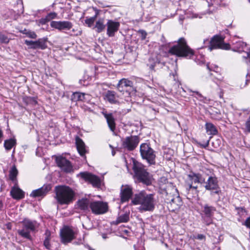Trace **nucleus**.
<instances>
[{"label": "nucleus", "mask_w": 250, "mask_h": 250, "mask_svg": "<svg viewBox=\"0 0 250 250\" xmlns=\"http://www.w3.org/2000/svg\"><path fill=\"white\" fill-rule=\"evenodd\" d=\"M131 203L134 205H139L138 208L141 212L152 211L155 208L156 200L154 194H148L143 190L134 194Z\"/></svg>", "instance_id": "f257e3e1"}, {"label": "nucleus", "mask_w": 250, "mask_h": 250, "mask_svg": "<svg viewBox=\"0 0 250 250\" xmlns=\"http://www.w3.org/2000/svg\"><path fill=\"white\" fill-rule=\"evenodd\" d=\"M55 199L61 205H68L74 200L75 192L68 186H58L55 188Z\"/></svg>", "instance_id": "f03ea898"}, {"label": "nucleus", "mask_w": 250, "mask_h": 250, "mask_svg": "<svg viewBox=\"0 0 250 250\" xmlns=\"http://www.w3.org/2000/svg\"><path fill=\"white\" fill-rule=\"evenodd\" d=\"M169 53L183 58H191L194 55V51L188 46L184 38H180L177 43L170 48Z\"/></svg>", "instance_id": "7ed1b4c3"}, {"label": "nucleus", "mask_w": 250, "mask_h": 250, "mask_svg": "<svg viewBox=\"0 0 250 250\" xmlns=\"http://www.w3.org/2000/svg\"><path fill=\"white\" fill-rule=\"evenodd\" d=\"M134 175V178L137 182L142 183L146 186L152 184V176L145 169V167L138 162H133L132 167Z\"/></svg>", "instance_id": "20e7f679"}, {"label": "nucleus", "mask_w": 250, "mask_h": 250, "mask_svg": "<svg viewBox=\"0 0 250 250\" xmlns=\"http://www.w3.org/2000/svg\"><path fill=\"white\" fill-rule=\"evenodd\" d=\"M22 228L18 231V234L24 238L31 239L30 233L35 232L39 227V223L35 220L25 218L21 222Z\"/></svg>", "instance_id": "39448f33"}, {"label": "nucleus", "mask_w": 250, "mask_h": 250, "mask_svg": "<svg viewBox=\"0 0 250 250\" xmlns=\"http://www.w3.org/2000/svg\"><path fill=\"white\" fill-rule=\"evenodd\" d=\"M140 151L143 159H145L150 165L155 163L156 155L155 151L147 143H143L140 145Z\"/></svg>", "instance_id": "423d86ee"}, {"label": "nucleus", "mask_w": 250, "mask_h": 250, "mask_svg": "<svg viewBox=\"0 0 250 250\" xmlns=\"http://www.w3.org/2000/svg\"><path fill=\"white\" fill-rule=\"evenodd\" d=\"M225 38L222 36H214L209 41V45L208 49L210 51L213 49H221L224 50H229L230 49V45L228 43L224 42Z\"/></svg>", "instance_id": "0eeeda50"}, {"label": "nucleus", "mask_w": 250, "mask_h": 250, "mask_svg": "<svg viewBox=\"0 0 250 250\" xmlns=\"http://www.w3.org/2000/svg\"><path fill=\"white\" fill-rule=\"evenodd\" d=\"M205 184L204 186L205 189L210 191V195L214 196V194H217L218 199H220V194L221 193V190L218 185L217 178L215 176H209L206 182H204Z\"/></svg>", "instance_id": "6e6552de"}, {"label": "nucleus", "mask_w": 250, "mask_h": 250, "mask_svg": "<svg viewBox=\"0 0 250 250\" xmlns=\"http://www.w3.org/2000/svg\"><path fill=\"white\" fill-rule=\"evenodd\" d=\"M216 210L215 207L207 204L202 206L201 217L204 223L207 226L212 224V218Z\"/></svg>", "instance_id": "1a4fd4ad"}, {"label": "nucleus", "mask_w": 250, "mask_h": 250, "mask_svg": "<svg viewBox=\"0 0 250 250\" xmlns=\"http://www.w3.org/2000/svg\"><path fill=\"white\" fill-rule=\"evenodd\" d=\"M140 142L138 136H130L122 140V145L124 148L131 151L134 150L138 145Z\"/></svg>", "instance_id": "9d476101"}, {"label": "nucleus", "mask_w": 250, "mask_h": 250, "mask_svg": "<svg viewBox=\"0 0 250 250\" xmlns=\"http://www.w3.org/2000/svg\"><path fill=\"white\" fill-rule=\"evenodd\" d=\"M90 208L92 212L95 214H102L107 211L108 205L106 203L103 201H92L90 205Z\"/></svg>", "instance_id": "9b49d317"}, {"label": "nucleus", "mask_w": 250, "mask_h": 250, "mask_svg": "<svg viewBox=\"0 0 250 250\" xmlns=\"http://www.w3.org/2000/svg\"><path fill=\"white\" fill-rule=\"evenodd\" d=\"M116 88L119 92L123 94L126 92L129 95V91L134 89L133 82L128 79L123 78L119 81Z\"/></svg>", "instance_id": "f8f14e48"}, {"label": "nucleus", "mask_w": 250, "mask_h": 250, "mask_svg": "<svg viewBox=\"0 0 250 250\" xmlns=\"http://www.w3.org/2000/svg\"><path fill=\"white\" fill-rule=\"evenodd\" d=\"M79 175L86 182L92 184L93 187L95 188L100 187L101 182L98 176L88 172H81Z\"/></svg>", "instance_id": "ddd939ff"}, {"label": "nucleus", "mask_w": 250, "mask_h": 250, "mask_svg": "<svg viewBox=\"0 0 250 250\" xmlns=\"http://www.w3.org/2000/svg\"><path fill=\"white\" fill-rule=\"evenodd\" d=\"M79 175L86 182L92 184L93 187L95 188L100 187L101 182L98 176L88 172H81Z\"/></svg>", "instance_id": "4468645a"}, {"label": "nucleus", "mask_w": 250, "mask_h": 250, "mask_svg": "<svg viewBox=\"0 0 250 250\" xmlns=\"http://www.w3.org/2000/svg\"><path fill=\"white\" fill-rule=\"evenodd\" d=\"M75 232L69 227L64 226L60 231L62 242L66 244L70 242L75 236Z\"/></svg>", "instance_id": "2eb2a0df"}, {"label": "nucleus", "mask_w": 250, "mask_h": 250, "mask_svg": "<svg viewBox=\"0 0 250 250\" xmlns=\"http://www.w3.org/2000/svg\"><path fill=\"white\" fill-rule=\"evenodd\" d=\"M133 188L129 185H122L120 189V198L122 203L128 202L133 196Z\"/></svg>", "instance_id": "dca6fc26"}, {"label": "nucleus", "mask_w": 250, "mask_h": 250, "mask_svg": "<svg viewBox=\"0 0 250 250\" xmlns=\"http://www.w3.org/2000/svg\"><path fill=\"white\" fill-rule=\"evenodd\" d=\"M106 34L109 37H113L119 30L120 23L112 20H107L106 23Z\"/></svg>", "instance_id": "f3484780"}, {"label": "nucleus", "mask_w": 250, "mask_h": 250, "mask_svg": "<svg viewBox=\"0 0 250 250\" xmlns=\"http://www.w3.org/2000/svg\"><path fill=\"white\" fill-rule=\"evenodd\" d=\"M50 26L59 31L69 30L72 28L73 24L69 21H52Z\"/></svg>", "instance_id": "a211bd4d"}, {"label": "nucleus", "mask_w": 250, "mask_h": 250, "mask_svg": "<svg viewBox=\"0 0 250 250\" xmlns=\"http://www.w3.org/2000/svg\"><path fill=\"white\" fill-rule=\"evenodd\" d=\"M56 162L58 166L65 172H70L72 168V166L70 161L64 157H56Z\"/></svg>", "instance_id": "6ab92c4d"}, {"label": "nucleus", "mask_w": 250, "mask_h": 250, "mask_svg": "<svg viewBox=\"0 0 250 250\" xmlns=\"http://www.w3.org/2000/svg\"><path fill=\"white\" fill-rule=\"evenodd\" d=\"M51 186L50 184L44 185L42 187L32 191L30 196L34 198L40 197L42 198L51 190Z\"/></svg>", "instance_id": "aec40b11"}, {"label": "nucleus", "mask_w": 250, "mask_h": 250, "mask_svg": "<svg viewBox=\"0 0 250 250\" xmlns=\"http://www.w3.org/2000/svg\"><path fill=\"white\" fill-rule=\"evenodd\" d=\"M104 99L110 104H118L120 103L119 95L115 91L107 90L104 94Z\"/></svg>", "instance_id": "412c9836"}, {"label": "nucleus", "mask_w": 250, "mask_h": 250, "mask_svg": "<svg viewBox=\"0 0 250 250\" xmlns=\"http://www.w3.org/2000/svg\"><path fill=\"white\" fill-rule=\"evenodd\" d=\"M247 47V44L241 41L237 40L236 38H233L232 40V50L235 52L239 53L245 52V49Z\"/></svg>", "instance_id": "4be33fe9"}, {"label": "nucleus", "mask_w": 250, "mask_h": 250, "mask_svg": "<svg viewBox=\"0 0 250 250\" xmlns=\"http://www.w3.org/2000/svg\"><path fill=\"white\" fill-rule=\"evenodd\" d=\"M102 114L106 119L108 126L110 130L112 132H114L116 129V123L115 119L113 113H108L106 111H103L102 112Z\"/></svg>", "instance_id": "5701e85b"}, {"label": "nucleus", "mask_w": 250, "mask_h": 250, "mask_svg": "<svg viewBox=\"0 0 250 250\" xmlns=\"http://www.w3.org/2000/svg\"><path fill=\"white\" fill-rule=\"evenodd\" d=\"M91 201L87 198H82L77 202L78 208L84 212L89 211Z\"/></svg>", "instance_id": "b1692460"}, {"label": "nucleus", "mask_w": 250, "mask_h": 250, "mask_svg": "<svg viewBox=\"0 0 250 250\" xmlns=\"http://www.w3.org/2000/svg\"><path fill=\"white\" fill-rule=\"evenodd\" d=\"M188 179L191 181L190 183H201L205 182V179L202 178V175L200 173H196L193 172H190L188 175Z\"/></svg>", "instance_id": "393cba45"}, {"label": "nucleus", "mask_w": 250, "mask_h": 250, "mask_svg": "<svg viewBox=\"0 0 250 250\" xmlns=\"http://www.w3.org/2000/svg\"><path fill=\"white\" fill-rule=\"evenodd\" d=\"M93 10L95 11V15L91 17H86L84 21L85 23L89 27H91L93 25L94 23L98 17L99 15L100 14V10L97 9L96 7H93Z\"/></svg>", "instance_id": "a878e982"}, {"label": "nucleus", "mask_w": 250, "mask_h": 250, "mask_svg": "<svg viewBox=\"0 0 250 250\" xmlns=\"http://www.w3.org/2000/svg\"><path fill=\"white\" fill-rule=\"evenodd\" d=\"M76 144L78 152L83 156L86 153L85 146L82 140L78 137L76 139Z\"/></svg>", "instance_id": "bb28decb"}, {"label": "nucleus", "mask_w": 250, "mask_h": 250, "mask_svg": "<svg viewBox=\"0 0 250 250\" xmlns=\"http://www.w3.org/2000/svg\"><path fill=\"white\" fill-rule=\"evenodd\" d=\"M12 197L16 199H20L24 197L23 192L19 188L13 187L10 191Z\"/></svg>", "instance_id": "cd10ccee"}, {"label": "nucleus", "mask_w": 250, "mask_h": 250, "mask_svg": "<svg viewBox=\"0 0 250 250\" xmlns=\"http://www.w3.org/2000/svg\"><path fill=\"white\" fill-rule=\"evenodd\" d=\"M106 24H104V18H100L96 21L93 27L97 33H101L104 31L105 28Z\"/></svg>", "instance_id": "c85d7f7f"}, {"label": "nucleus", "mask_w": 250, "mask_h": 250, "mask_svg": "<svg viewBox=\"0 0 250 250\" xmlns=\"http://www.w3.org/2000/svg\"><path fill=\"white\" fill-rule=\"evenodd\" d=\"M46 40L44 38H41L35 41L34 46L32 47L33 49H45L47 47L46 43Z\"/></svg>", "instance_id": "c756f323"}, {"label": "nucleus", "mask_w": 250, "mask_h": 250, "mask_svg": "<svg viewBox=\"0 0 250 250\" xmlns=\"http://www.w3.org/2000/svg\"><path fill=\"white\" fill-rule=\"evenodd\" d=\"M160 63V61L157 57H151L149 58L147 65L151 70L155 71V67Z\"/></svg>", "instance_id": "7c9ffc66"}, {"label": "nucleus", "mask_w": 250, "mask_h": 250, "mask_svg": "<svg viewBox=\"0 0 250 250\" xmlns=\"http://www.w3.org/2000/svg\"><path fill=\"white\" fill-rule=\"evenodd\" d=\"M167 200H169L168 203L171 206L173 205L175 209L178 208L182 204V200L179 195L173 196L171 199L167 198Z\"/></svg>", "instance_id": "2f4dec72"}, {"label": "nucleus", "mask_w": 250, "mask_h": 250, "mask_svg": "<svg viewBox=\"0 0 250 250\" xmlns=\"http://www.w3.org/2000/svg\"><path fill=\"white\" fill-rule=\"evenodd\" d=\"M206 132L208 135H215L218 133L216 126L211 123H206L205 125Z\"/></svg>", "instance_id": "473e14b6"}, {"label": "nucleus", "mask_w": 250, "mask_h": 250, "mask_svg": "<svg viewBox=\"0 0 250 250\" xmlns=\"http://www.w3.org/2000/svg\"><path fill=\"white\" fill-rule=\"evenodd\" d=\"M18 173V171L15 165H14L11 168L9 171V179L15 184V185L17 184V176Z\"/></svg>", "instance_id": "72a5a7b5"}, {"label": "nucleus", "mask_w": 250, "mask_h": 250, "mask_svg": "<svg viewBox=\"0 0 250 250\" xmlns=\"http://www.w3.org/2000/svg\"><path fill=\"white\" fill-rule=\"evenodd\" d=\"M16 145V140L14 138H11L4 141V146L7 150H10Z\"/></svg>", "instance_id": "f704fd0d"}, {"label": "nucleus", "mask_w": 250, "mask_h": 250, "mask_svg": "<svg viewBox=\"0 0 250 250\" xmlns=\"http://www.w3.org/2000/svg\"><path fill=\"white\" fill-rule=\"evenodd\" d=\"M45 237L43 242V245L45 247V248L47 250H50L51 248V245L50 244V240L51 239L50 235L51 233L50 231L48 230H46L45 233Z\"/></svg>", "instance_id": "c9c22d12"}, {"label": "nucleus", "mask_w": 250, "mask_h": 250, "mask_svg": "<svg viewBox=\"0 0 250 250\" xmlns=\"http://www.w3.org/2000/svg\"><path fill=\"white\" fill-rule=\"evenodd\" d=\"M85 95V94L84 93L78 92H74L71 96V100L74 102L83 101L84 99Z\"/></svg>", "instance_id": "e433bc0d"}, {"label": "nucleus", "mask_w": 250, "mask_h": 250, "mask_svg": "<svg viewBox=\"0 0 250 250\" xmlns=\"http://www.w3.org/2000/svg\"><path fill=\"white\" fill-rule=\"evenodd\" d=\"M129 219V213H124L119 216L116 220L115 224H118L121 223H125L128 222Z\"/></svg>", "instance_id": "4c0bfd02"}, {"label": "nucleus", "mask_w": 250, "mask_h": 250, "mask_svg": "<svg viewBox=\"0 0 250 250\" xmlns=\"http://www.w3.org/2000/svg\"><path fill=\"white\" fill-rule=\"evenodd\" d=\"M21 32L26 35L27 37L31 39H36L37 37V35L34 31L24 29V30L21 31Z\"/></svg>", "instance_id": "58836bf2"}, {"label": "nucleus", "mask_w": 250, "mask_h": 250, "mask_svg": "<svg viewBox=\"0 0 250 250\" xmlns=\"http://www.w3.org/2000/svg\"><path fill=\"white\" fill-rule=\"evenodd\" d=\"M9 40V38L5 34L2 32H0V42L1 43H8Z\"/></svg>", "instance_id": "ea45409f"}, {"label": "nucleus", "mask_w": 250, "mask_h": 250, "mask_svg": "<svg viewBox=\"0 0 250 250\" xmlns=\"http://www.w3.org/2000/svg\"><path fill=\"white\" fill-rule=\"evenodd\" d=\"M57 15V14L55 12L49 13L45 17V20L49 21L50 20L56 18Z\"/></svg>", "instance_id": "a19ab883"}, {"label": "nucleus", "mask_w": 250, "mask_h": 250, "mask_svg": "<svg viewBox=\"0 0 250 250\" xmlns=\"http://www.w3.org/2000/svg\"><path fill=\"white\" fill-rule=\"evenodd\" d=\"M221 144V141L220 139H216L212 142V146L215 148H219Z\"/></svg>", "instance_id": "79ce46f5"}, {"label": "nucleus", "mask_w": 250, "mask_h": 250, "mask_svg": "<svg viewBox=\"0 0 250 250\" xmlns=\"http://www.w3.org/2000/svg\"><path fill=\"white\" fill-rule=\"evenodd\" d=\"M192 238L193 239H198L199 240L205 241L206 239V237L204 234H198L196 235H193Z\"/></svg>", "instance_id": "37998d69"}, {"label": "nucleus", "mask_w": 250, "mask_h": 250, "mask_svg": "<svg viewBox=\"0 0 250 250\" xmlns=\"http://www.w3.org/2000/svg\"><path fill=\"white\" fill-rule=\"evenodd\" d=\"M210 114L212 116V117L215 119H219L221 118V113L219 111H212V112L210 113Z\"/></svg>", "instance_id": "c03bdc74"}, {"label": "nucleus", "mask_w": 250, "mask_h": 250, "mask_svg": "<svg viewBox=\"0 0 250 250\" xmlns=\"http://www.w3.org/2000/svg\"><path fill=\"white\" fill-rule=\"evenodd\" d=\"M245 129L247 132L250 133V116L245 123Z\"/></svg>", "instance_id": "a18cd8bd"}, {"label": "nucleus", "mask_w": 250, "mask_h": 250, "mask_svg": "<svg viewBox=\"0 0 250 250\" xmlns=\"http://www.w3.org/2000/svg\"><path fill=\"white\" fill-rule=\"evenodd\" d=\"M208 3V6L209 7L213 6L214 5H217L218 3V0H206Z\"/></svg>", "instance_id": "49530a36"}, {"label": "nucleus", "mask_w": 250, "mask_h": 250, "mask_svg": "<svg viewBox=\"0 0 250 250\" xmlns=\"http://www.w3.org/2000/svg\"><path fill=\"white\" fill-rule=\"evenodd\" d=\"M139 33L141 34V38L142 40H144L146 38V36L147 35L146 32L143 30H140L139 31Z\"/></svg>", "instance_id": "de8ad7c7"}, {"label": "nucleus", "mask_w": 250, "mask_h": 250, "mask_svg": "<svg viewBox=\"0 0 250 250\" xmlns=\"http://www.w3.org/2000/svg\"><path fill=\"white\" fill-rule=\"evenodd\" d=\"M25 43L30 47V48L32 49V47L34 46L35 41L25 40Z\"/></svg>", "instance_id": "09e8293b"}, {"label": "nucleus", "mask_w": 250, "mask_h": 250, "mask_svg": "<svg viewBox=\"0 0 250 250\" xmlns=\"http://www.w3.org/2000/svg\"><path fill=\"white\" fill-rule=\"evenodd\" d=\"M244 225L246 226L248 228L250 229V216L246 219L244 223Z\"/></svg>", "instance_id": "8fccbe9b"}, {"label": "nucleus", "mask_w": 250, "mask_h": 250, "mask_svg": "<svg viewBox=\"0 0 250 250\" xmlns=\"http://www.w3.org/2000/svg\"><path fill=\"white\" fill-rule=\"evenodd\" d=\"M212 138V137H209V139L204 144H201L200 145L204 148H206L207 147H208L209 145V141L211 139V138Z\"/></svg>", "instance_id": "3c124183"}, {"label": "nucleus", "mask_w": 250, "mask_h": 250, "mask_svg": "<svg viewBox=\"0 0 250 250\" xmlns=\"http://www.w3.org/2000/svg\"><path fill=\"white\" fill-rule=\"evenodd\" d=\"M172 75L173 76V78L174 81H175L176 83L178 82V78H177V74L176 72H175L174 74V73L172 74Z\"/></svg>", "instance_id": "603ef678"}, {"label": "nucleus", "mask_w": 250, "mask_h": 250, "mask_svg": "<svg viewBox=\"0 0 250 250\" xmlns=\"http://www.w3.org/2000/svg\"><path fill=\"white\" fill-rule=\"evenodd\" d=\"M192 183H190L188 185V187H189V190L190 189H197V186H193L192 185Z\"/></svg>", "instance_id": "864d4df0"}, {"label": "nucleus", "mask_w": 250, "mask_h": 250, "mask_svg": "<svg viewBox=\"0 0 250 250\" xmlns=\"http://www.w3.org/2000/svg\"><path fill=\"white\" fill-rule=\"evenodd\" d=\"M49 21H46L45 20V18H43V19H42L41 20V21L40 22L42 24H46L47 22H48Z\"/></svg>", "instance_id": "5fc2aeb1"}, {"label": "nucleus", "mask_w": 250, "mask_h": 250, "mask_svg": "<svg viewBox=\"0 0 250 250\" xmlns=\"http://www.w3.org/2000/svg\"><path fill=\"white\" fill-rule=\"evenodd\" d=\"M191 91L193 93H195L198 96V97L199 98H203V96L199 92H198V91Z\"/></svg>", "instance_id": "6e6d98bb"}, {"label": "nucleus", "mask_w": 250, "mask_h": 250, "mask_svg": "<svg viewBox=\"0 0 250 250\" xmlns=\"http://www.w3.org/2000/svg\"><path fill=\"white\" fill-rule=\"evenodd\" d=\"M134 248L135 250H145V249L143 247H141L140 248H137L136 245H134Z\"/></svg>", "instance_id": "4d7b16f0"}, {"label": "nucleus", "mask_w": 250, "mask_h": 250, "mask_svg": "<svg viewBox=\"0 0 250 250\" xmlns=\"http://www.w3.org/2000/svg\"><path fill=\"white\" fill-rule=\"evenodd\" d=\"M184 19V18L183 17V16H180V17H179V21H180V22L181 24H183V21Z\"/></svg>", "instance_id": "13d9d810"}, {"label": "nucleus", "mask_w": 250, "mask_h": 250, "mask_svg": "<svg viewBox=\"0 0 250 250\" xmlns=\"http://www.w3.org/2000/svg\"><path fill=\"white\" fill-rule=\"evenodd\" d=\"M219 96L220 98H223V92L222 90H221L220 92L219 93Z\"/></svg>", "instance_id": "bf43d9fd"}, {"label": "nucleus", "mask_w": 250, "mask_h": 250, "mask_svg": "<svg viewBox=\"0 0 250 250\" xmlns=\"http://www.w3.org/2000/svg\"><path fill=\"white\" fill-rule=\"evenodd\" d=\"M236 209L237 210H241V211H245V209L244 208H242V207H238V208H236Z\"/></svg>", "instance_id": "052dcab7"}, {"label": "nucleus", "mask_w": 250, "mask_h": 250, "mask_svg": "<svg viewBox=\"0 0 250 250\" xmlns=\"http://www.w3.org/2000/svg\"><path fill=\"white\" fill-rule=\"evenodd\" d=\"M250 82V80H246V81H245V84L244 85H243V87H245L246 86H247L248 84V83H249Z\"/></svg>", "instance_id": "680f3d73"}, {"label": "nucleus", "mask_w": 250, "mask_h": 250, "mask_svg": "<svg viewBox=\"0 0 250 250\" xmlns=\"http://www.w3.org/2000/svg\"><path fill=\"white\" fill-rule=\"evenodd\" d=\"M109 146L110 147L112 148V155L113 156H114L115 154V151L113 149V147L111 145H109Z\"/></svg>", "instance_id": "e2e57ef3"}, {"label": "nucleus", "mask_w": 250, "mask_h": 250, "mask_svg": "<svg viewBox=\"0 0 250 250\" xmlns=\"http://www.w3.org/2000/svg\"><path fill=\"white\" fill-rule=\"evenodd\" d=\"M3 136V132L2 130L0 128V139L2 138Z\"/></svg>", "instance_id": "0e129e2a"}, {"label": "nucleus", "mask_w": 250, "mask_h": 250, "mask_svg": "<svg viewBox=\"0 0 250 250\" xmlns=\"http://www.w3.org/2000/svg\"><path fill=\"white\" fill-rule=\"evenodd\" d=\"M3 207V203L0 200V210L2 209Z\"/></svg>", "instance_id": "69168bd1"}, {"label": "nucleus", "mask_w": 250, "mask_h": 250, "mask_svg": "<svg viewBox=\"0 0 250 250\" xmlns=\"http://www.w3.org/2000/svg\"><path fill=\"white\" fill-rule=\"evenodd\" d=\"M103 238H104V239L106 238V237H105V234H103Z\"/></svg>", "instance_id": "338daca9"}, {"label": "nucleus", "mask_w": 250, "mask_h": 250, "mask_svg": "<svg viewBox=\"0 0 250 250\" xmlns=\"http://www.w3.org/2000/svg\"><path fill=\"white\" fill-rule=\"evenodd\" d=\"M206 41H208V40H206ZM204 42H205V40L204 41Z\"/></svg>", "instance_id": "774afa93"}]
</instances>
